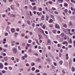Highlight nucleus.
<instances>
[{
	"mask_svg": "<svg viewBox=\"0 0 75 75\" xmlns=\"http://www.w3.org/2000/svg\"><path fill=\"white\" fill-rule=\"evenodd\" d=\"M59 13L57 11H56L54 12V14H58Z\"/></svg>",
	"mask_w": 75,
	"mask_h": 75,
	"instance_id": "obj_41",
	"label": "nucleus"
},
{
	"mask_svg": "<svg viewBox=\"0 0 75 75\" xmlns=\"http://www.w3.org/2000/svg\"><path fill=\"white\" fill-rule=\"evenodd\" d=\"M15 3L16 4V6H17V7H19V5H20V4H19L18 3L17 1H15Z\"/></svg>",
	"mask_w": 75,
	"mask_h": 75,
	"instance_id": "obj_16",
	"label": "nucleus"
},
{
	"mask_svg": "<svg viewBox=\"0 0 75 75\" xmlns=\"http://www.w3.org/2000/svg\"><path fill=\"white\" fill-rule=\"evenodd\" d=\"M33 10H36V9H37V7H36V6H34L33 7Z\"/></svg>",
	"mask_w": 75,
	"mask_h": 75,
	"instance_id": "obj_25",
	"label": "nucleus"
},
{
	"mask_svg": "<svg viewBox=\"0 0 75 75\" xmlns=\"http://www.w3.org/2000/svg\"><path fill=\"white\" fill-rule=\"evenodd\" d=\"M62 25L64 27H65V28H67V24L63 23L62 24Z\"/></svg>",
	"mask_w": 75,
	"mask_h": 75,
	"instance_id": "obj_9",
	"label": "nucleus"
},
{
	"mask_svg": "<svg viewBox=\"0 0 75 75\" xmlns=\"http://www.w3.org/2000/svg\"><path fill=\"white\" fill-rule=\"evenodd\" d=\"M18 50H21V48H20V46H18Z\"/></svg>",
	"mask_w": 75,
	"mask_h": 75,
	"instance_id": "obj_45",
	"label": "nucleus"
},
{
	"mask_svg": "<svg viewBox=\"0 0 75 75\" xmlns=\"http://www.w3.org/2000/svg\"><path fill=\"white\" fill-rule=\"evenodd\" d=\"M11 60H12V61H14V59H15L14 57H11Z\"/></svg>",
	"mask_w": 75,
	"mask_h": 75,
	"instance_id": "obj_48",
	"label": "nucleus"
},
{
	"mask_svg": "<svg viewBox=\"0 0 75 75\" xmlns=\"http://www.w3.org/2000/svg\"><path fill=\"white\" fill-rule=\"evenodd\" d=\"M68 9H65L64 10L65 13H66V14H67V13H68Z\"/></svg>",
	"mask_w": 75,
	"mask_h": 75,
	"instance_id": "obj_18",
	"label": "nucleus"
},
{
	"mask_svg": "<svg viewBox=\"0 0 75 75\" xmlns=\"http://www.w3.org/2000/svg\"><path fill=\"white\" fill-rule=\"evenodd\" d=\"M27 22L28 24H31V22H30V21L29 20L27 21Z\"/></svg>",
	"mask_w": 75,
	"mask_h": 75,
	"instance_id": "obj_31",
	"label": "nucleus"
},
{
	"mask_svg": "<svg viewBox=\"0 0 75 75\" xmlns=\"http://www.w3.org/2000/svg\"><path fill=\"white\" fill-rule=\"evenodd\" d=\"M71 70H72V71H75V68H74V67H72V68H71Z\"/></svg>",
	"mask_w": 75,
	"mask_h": 75,
	"instance_id": "obj_32",
	"label": "nucleus"
},
{
	"mask_svg": "<svg viewBox=\"0 0 75 75\" xmlns=\"http://www.w3.org/2000/svg\"><path fill=\"white\" fill-rule=\"evenodd\" d=\"M21 35L22 37H24V36H25V35L24 33H22Z\"/></svg>",
	"mask_w": 75,
	"mask_h": 75,
	"instance_id": "obj_46",
	"label": "nucleus"
},
{
	"mask_svg": "<svg viewBox=\"0 0 75 75\" xmlns=\"http://www.w3.org/2000/svg\"><path fill=\"white\" fill-rule=\"evenodd\" d=\"M35 68L34 67H32V70L33 71H34L35 70Z\"/></svg>",
	"mask_w": 75,
	"mask_h": 75,
	"instance_id": "obj_24",
	"label": "nucleus"
},
{
	"mask_svg": "<svg viewBox=\"0 0 75 75\" xmlns=\"http://www.w3.org/2000/svg\"><path fill=\"white\" fill-rule=\"evenodd\" d=\"M57 33H58V34H60V33H61V31L59 30H58L57 31Z\"/></svg>",
	"mask_w": 75,
	"mask_h": 75,
	"instance_id": "obj_56",
	"label": "nucleus"
},
{
	"mask_svg": "<svg viewBox=\"0 0 75 75\" xmlns=\"http://www.w3.org/2000/svg\"><path fill=\"white\" fill-rule=\"evenodd\" d=\"M11 16H12V17H16V15H15L13 14L11 15Z\"/></svg>",
	"mask_w": 75,
	"mask_h": 75,
	"instance_id": "obj_49",
	"label": "nucleus"
},
{
	"mask_svg": "<svg viewBox=\"0 0 75 75\" xmlns=\"http://www.w3.org/2000/svg\"><path fill=\"white\" fill-rule=\"evenodd\" d=\"M15 44L16 45H19L20 43L18 42H16Z\"/></svg>",
	"mask_w": 75,
	"mask_h": 75,
	"instance_id": "obj_51",
	"label": "nucleus"
},
{
	"mask_svg": "<svg viewBox=\"0 0 75 75\" xmlns=\"http://www.w3.org/2000/svg\"><path fill=\"white\" fill-rule=\"evenodd\" d=\"M4 67V66H3V64L2 63H0V68L1 69H3Z\"/></svg>",
	"mask_w": 75,
	"mask_h": 75,
	"instance_id": "obj_3",
	"label": "nucleus"
},
{
	"mask_svg": "<svg viewBox=\"0 0 75 75\" xmlns=\"http://www.w3.org/2000/svg\"><path fill=\"white\" fill-rule=\"evenodd\" d=\"M45 25H43L42 26V28L44 29V30H45Z\"/></svg>",
	"mask_w": 75,
	"mask_h": 75,
	"instance_id": "obj_22",
	"label": "nucleus"
},
{
	"mask_svg": "<svg viewBox=\"0 0 75 75\" xmlns=\"http://www.w3.org/2000/svg\"><path fill=\"white\" fill-rule=\"evenodd\" d=\"M23 2L25 4H28V1H27V0H24Z\"/></svg>",
	"mask_w": 75,
	"mask_h": 75,
	"instance_id": "obj_7",
	"label": "nucleus"
},
{
	"mask_svg": "<svg viewBox=\"0 0 75 75\" xmlns=\"http://www.w3.org/2000/svg\"><path fill=\"white\" fill-rule=\"evenodd\" d=\"M24 57H25V58H27V57H28V55H27V54H24Z\"/></svg>",
	"mask_w": 75,
	"mask_h": 75,
	"instance_id": "obj_27",
	"label": "nucleus"
},
{
	"mask_svg": "<svg viewBox=\"0 0 75 75\" xmlns=\"http://www.w3.org/2000/svg\"><path fill=\"white\" fill-rule=\"evenodd\" d=\"M28 52H30V53H31V52H32V50H31V49H30L29 50Z\"/></svg>",
	"mask_w": 75,
	"mask_h": 75,
	"instance_id": "obj_33",
	"label": "nucleus"
},
{
	"mask_svg": "<svg viewBox=\"0 0 75 75\" xmlns=\"http://www.w3.org/2000/svg\"><path fill=\"white\" fill-rule=\"evenodd\" d=\"M19 70H20V72H21V71H23V69L21 68L19 69Z\"/></svg>",
	"mask_w": 75,
	"mask_h": 75,
	"instance_id": "obj_34",
	"label": "nucleus"
},
{
	"mask_svg": "<svg viewBox=\"0 0 75 75\" xmlns=\"http://www.w3.org/2000/svg\"><path fill=\"white\" fill-rule=\"evenodd\" d=\"M70 32L71 30L69 29H67L66 31H65V33H66V34H68V33H70Z\"/></svg>",
	"mask_w": 75,
	"mask_h": 75,
	"instance_id": "obj_1",
	"label": "nucleus"
},
{
	"mask_svg": "<svg viewBox=\"0 0 75 75\" xmlns=\"http://www.w3.org/2000/svg\"><path fill=\"white\" fill-rule=\"evenodd\" d=\"M4 59H5L6 61H7L8 60V58H7V57H4Z\"/></svg>",
	"mask_w": 75,
	"mask_h": 75,
	"instance_id": "obj_21",
	"label": "nucleus"
},
{
	"mask_svg": "<svg viewBox=\"0 0 75 75\" xmlns=\"http://www.w3.org/2000/svg\"><path fill=\"white\" fill-rule=\"evenodd\" d=\"M57 30L55 29H54L52 30V32L54 34H56L57 33Z\"/></svg>",
	"mask_w": 75,
	"mask_h": 75,
	"instance_id": "obj_11",
	"label": "nucleus"
},
{
	"mask_svg": "<svg viewBox=\"0 0 75 75\" xmlns=\"http://www.w3.org/2000/svg\"><path fill=\"white\" fill-rule=\"evenodd\" d=\"M63 44H68V42L67 41H64L63 42Z\"/></svg>",
	"mask_w": 75,
	"mask_h": 75,
	"instance_id": "obj_15",
	"label": "nucleus"
},
{
	"mask_svg": "<svg viewBox=\"0 0 75 75\" xmlns=\"http://www.w3.org/2000/svg\"><path fill=\"white\" fill-rule=\"evenodd\" d=\"M52 26H53L52 24H50L49 25V27H52Z\"/></svg>",
	"mask_w": 75,
	"mask_h": 75,
	"instance_id": "obj_58",
	"label": "nucleus"
},
{
	"mask_svg": "<svg viewBox=\"0 0 75 75\" xmlns=\"http://www.w3.org/2000/svg\"><path fill=\"white\" fill-rule=\"evenodd\" d=\"M54 64L55 66H57V63H56V62H54Z\"/></svg>",
	"mask_w": 75,
	"mask_h": 75,
	"instance_id": "obj_61",
	"label": "nucleus"
},
{
	"mask_svg": "<svg viewBox=\"0 0 75 75\" xmlns=\"http://www.w3.org/2000/svg\"><path fill=\"white\" fill-rule=\"evenodd\" d=\"M61 35L62 37H64V36L65 35H64V33H62L61 34Z\"/></svg>",
	"mask_w": 75,
	"mask_h": 75,
	"instance_id": "obj_36",
	"label": "nucleus"
},
{
	"mask_svg": "<svg viewBox=\"0 0 75 75\" xmlns=\"http://www.w3.org/2000/svg\"><path fill=\"white\" fill-rule=\"evenodd\" d=\"M57 20H58L59 21H60V22L62 23V19H61V18L60 17H58L57 18Z\"/></svg>",
	"mask_w": 75,
	"mask_h": 75,
	"instance_id": "obj_4",
	"label": "nucleus"
},
{
	"mask_svg": "<svg viewBox=\"0 0 75 75\" xmlns=\"http://www.w3.org/2000/svg\"><path fill=\"white\" fill-rule=\"evenodd\" d=\"M55 27L56 28H59V25L57 24H55Z\"/></svg>",
	"mask_w": 75,
	"mask_h": 75,
	"instance_id": "obj_8",
	"label": "nucleus"
},
{
	"mask_svg": "<svg viewBox=\"0 0 75 75\" xmlns=\"http://www.w3.org/2000/svg\"><path fill=\"white\" fill-rule=\"evenodd\" d=\"M62 63H63V62H62V61H60L59 62V64L61 65H62Z\"/></svg>",
	"mask_w": 75,
	"mask_h": 75,
	"instance_id": "obj_37",
	"label": "nucleus"
},
{
	"mask_svg": "<svg viewBox=\"0 0 75 75\" xmlns=\"http://www.w3.org/2000/svg\"><path fill=\"white\" fill-rule=\"evenodd\" d=\"M46 19L47 21H48V19H49V17H48V16L47 15H46Z\"/></svg>",
	"mask_w": 75,
	"mask_h": 75,
	"instance_id": "obj_19",
	"label": "nucleus"
},
{
	"mask_svg": "<svg viewBox=\"0 0 75 75\" xmlns=\"http://www.w3.org/2000/svg\"><path fill=\"white\" fill-rule=\"evenodd\" d=\"M48 49L49 50H51V46H48L47 47Z\"/></svg>",
	"mask_w": 75,
	"mask_h": 75,
	"instance_id": "obj_35",
	"label": "nucleus"
},
{
	"mask_svg": "<svg viewBox=\"0 0 75 75\" xmlns=\"http://www.w3.org/2000/svg\"><path fill=\"white\" fill-rule=\"evenodd\" d=\"M10 27L9 26H7V27H6V30H7V31H8V33H10V31H9V30H10Z\"/></svg>",
	"mask_w": 75,
	"mask_h": 75,
	"instance_id": "obj_10",
	"label": "nucleus"
},
{
	"mask_svg": "<svg viewBox=\"0 0 75 75\" xmlns=\"http://www.w3.org/2000/svg\"><path fill=\"white\" fill-rule=\"evenodd\" d=\"M50 16H51V18H53V19H54V16H53L52 15H51Z\"/></svg>",
	"mask_w": 75,
	"mask_h": 75,
	"instance_id": "obj_59",
	"label": "nucleus"
},
{
	"mask_svg": "<svg viewBox=\"0 0 75 75\" xmlns=\"http://www.w3.org/2000/svg\"><path fill=\"white\" fill-rule=\"evenodd\" d=\"M48 3L49 4H52V2L51 1H49Z\"/></svg>",
	"mask_w": 75,
	"mask_h": 75,
	"instance_id": "obj_50",
	"label": "nucleus"
},
{
	"mask_svg": "<svg viewBox=\"0 0 75 75\" xmlns=\"http://www.w3.org/2000/svg\"><path fill=\"white\" fill-rule=\"evenodd\" d=\"M41 20H44V16H42V18H41Z\"/></svg>",
	"mask_w": 75,
	"mask_h": 75,
	"instance_id": "obj_20",
	"label": "nucleus"
},
{
	"mask_svg": "<svg viewBox=\"0 0 75 75\" xmlns=\"http://www.w3.org/2000/svg\"><path fill=\"white\" fill-rule=\"evenodd\" d=\"M2 72L3 74H4L6 72V71L3 70V71H2Z\"/></svg>",
	"mask_w": 75,
	"mask_h": 75,
	"instance_id": "obj_55",
	"label": "nucleus"
},
{
	"mask_svg": "<svg viewBox=\"0 0 75 75\" xmlns=\"http://www.w3.org/2000/svg\"><path fill=\"white\" fill-rule=\"evenodd\" d=\"M53 42H54L55 44H57L58 43V42L57 41H54Z\"/></svg>",
	"mask_w": 75,
	"mask_h": 75,
	"instance_id": "obj_63",
	"label": "nucleus"
},
{
	"mask_svg": "<svg viewBox=\"0 0 75 75\" xmlns=\"http://www.w3.org/2000/svg\"><path fill=\"white\" fill-rule=\"evenodd\" d=\"M52 10H56V8H54V7H52Z\"/></svg>",
	"mask_w": 75,
	"mask_h": 75,
	"instance_id": "obj_47",
	"label": "nucleus"
},
{
	"mask_svg": "<svg viewBox=\"0 0 75 75\" xmlns=\"http://www.w3.org/2000/svg\"><path fill=\"white\" fill-rule=\"evenodd\" d=\"M28 42H29V43H31V42H32V41L31 40H29Z\"/></svg>",
	"mask_w": 75,
	"mask_h": 75,
	"instance_id": "obj_53",
	"label": "nucleus"
},
{
	"mask_svg": "<svg viewBox=\"0 0 75 75\" xmlns=\"http://www.w3.org/2000/svg\"><path fill=\"white\" fill-rule=\"evenodd\" d=\"M40 72V70L38 69H37L35 71L36 72Z\"/></svg>",
	"mask_w": 75,
	"mask_h": 75,
	"instance_id": "obj_42",
	"label": "nucleus"
},
{
	"mask_svg": "<svg viewBox=\"0 0 75 75\" xmlns=\"http://www.w3.org/2000/svg\"><path fill=\"white\" fill-rule=\"evenodd\" d=\"M12 50L14 54H17V49H16V48H13V49Z\"/></svg>",
	"mask_w": 75,
	"mask_h": 75,
	"instance_id": "obj_2",
	"label": "nucleus"
},
{
	"mask_svg": "<svg viewBox=\"0 0 75 75\" xmlns=\"http://www.w3.org/2000/svg\"><path fill=\"white\" fill-rule=\"evenodd\" d=\"M69 44H72V39H71L69 40Z\"/></svg>",
	"mask_w": 75,
	"mask_h": 75,
	"instance_id": "obj_17",
	"label": "nucleus"
},
{
	"mask_svg": "<svg viewBox=\"0 0 75 75\" xmlns=\"http://www.w3.org/2000/svg\"><path fill=\"white\" fill-rule=\"evenodd\" d=\"M30 45H31L30 44H28L27 45V47H30Z\"/></svg>",
	"mask_w": 75,
	"mask_h": 75,
	"instance_id": "obj_52",
	"label": "nucleus"
},
{
	"mask_svg": "<svg viewBox=\"0 0 75 75\" xmlns=\"http://www.w3.org/2000/svg\"><path fill=\"white\" fill-rule=\"evenodd\" d=\"M52 68L54 69H55V67L53 65H52Z\"/></svg>",
	"mask_w": 75,
	"mask_h": 75,
	"instance_id": "obj_30",
	"label": "nucleus"
},
{
	"mask_svg": "<svg viewBox=\"0 0 75 75\" xmlns=\"http://www.w3.org/2000/svg\"><path fill=\"white\" fill-rule=\"evenodd\" d=\"M51 42V40L50 39H49L47 40V42H48V43H50V42Z\"/></svg>",
	"mask_w": 75,
	"mask_h": 75,
	"instance_id": "obj_44",
	"label": "nucleus"
},
{
	"mask_svg": "<svg viewBox=\"0 0 75 75\" xmlns=\"http://www.w3.org/2000/svg\"><path fill=\"white\" fill-rule=\"evenodd\" d=\"M69 23L70 25H71V26H72V23L71 22H70Z\"/></svg>",
	"mask_w": 75,
	"mask_h": 75,
	"instance_id": "obj_60",
	"label": "nucleus"
},
{
	"mask_svg": "<svg viewBox=\"0 0 75 75\" xmlns=\"http://www.w3.org/2000/svg\"><path fill=\"white\" fill-rule=\"evenodd\" d=\"M3 1L4 3H7V0H3Z\"/></svg>",
	"mask_w": 75,
	"mask_h": 75,
	"instance_id": "obj_54",
	"label": "nucleus"
},
{
	"mask_svg": "<svg viewBox=\"0 0 75 75\" xmlns=\"http://www.w3.org/2000/svg\"><path fill=\"white\" fill-rule=\"evenodd\" d=\"M29 7L30 9H32V8H33V6H32L31 5H29Z\"/></svg>",
	"mask_w": 75,
	"mask_h": 75,
	"instance_id": "obj_40",
	"label": "nucleus"
},
{
	"mask_svg": "<svg viewBox=\"0 0 75 75\" xmlns=\"http://www.w3.org/2000/svg\"><path fill=\"white\" fill-rule=\"evenodd\" d=\"M37 14H38V16H41V15H42V13H39V12H37Z\"/></svg>",
	"mask_w": 75,
	"mask_h": 75,
	"instance_id": "obj_12",
	"label": "nucleus"
},
{
	"mask_svg": "<svg viewBox=\"0 0 75 75\" xmlns=\"http://www.w3.org/2000/svg\"><path fill=\"white\" fill-rule=\"evenodd\" d=\"M6 39L5 38L4 39V40H3V43L4 44H6Z\"/></svg>",
	"mask_w": 75,
	"mask_h": 75,
	"instance_id": "obj_13",
	"label": "nucleus"
},
{
	"mask_svg": "<svg viewBox=\"0 0 75 75\" xmlns=\"http://www.w3.org/2000/svg\"><path fill=\"white\" fill-rule=\"evenodd\" d=\"M68 4L67 3H64V7H67V6H68Z\"/></svg>",
	"mask_w": 75,
	"mask_h": 75,
	"instance_id": "obj_28",
	"label": "nucleus"
},
{
	"mask_svg": "<svg viewBox=\"0 0 75 75\" xmlns=\"http://www.w3.org/2000/svg\"><path fill=\"white\" fill-rule=\"evenodd\" d=\"M22 54H24V51L23 50H22V52H21Z\"/></svg>",
	"mask_w": 75,
	"mask_h": 75,
	"instance_id": "obj_64",
	"label": "nucleus"
},
{
	"mask_svg": "<svg viewBox=\"0 0 75 75\" xmlns=\"http://www.w3.org/2000/svg\"><path fill=\"white\" fill-rule=\"evenodd\" d=\"M52 22H53V20L52 19L50 20L49 21V23H52Z\"/></svg>",
	"mask_w": 75,
	"mask_h": 75,
	"instance_id": "obj_39",
	"label": "nucleus"
},
{
	"mask_svg": "<svg viewBox=\"0 0 75 75\" xmlns=\"http://www.w3.org/2000/svg\"><path fill=\"white\" fill-rule=\"evenodd\" d=\"M31 66H35V64L33 62H32L31 63Z\"/></svg>",
	"mask_w": 75,
	"mask_h": 75,
	"instance_id": "obj_14",
	"label": "nucleus"
},
{
	"mask_svg": "<svg viewBox=\"0 0 75 75\" xmlns=\"http://www.w3.org/2000/svg\"><path fill=\"white\" fill-rule=\"evenodd\" d=\"M64 40H66L67 39V35H64Z\"/></svg>",
	"mask_w": 75,
	"mask_h": 75,
	"instance_id": "obj_38",
	"label": "nucleus"
},
{
	"mask_svg": "<svg viewBox=\"0 0 75 75\" xmlns=\"http://www.w3.org/2000/svg\"><path fill=\"white\" fill-rule=\"evenodd\" d=\"M32 4V6H35V3H33Z\"/></svg>",
	"mask_w": 75,
	"mask_h": 75,
	"instance_id": "obj_62",
	"label": "nucleus"
},
{
	"mask_svg": "<svg viewBox=\"0 0 75 75\" xmlns=\"http://www.w3.org/2000/svg\"><path fill=\"white\" fill-rule=\"evenodd\" d=\"M8 68L9 70H12V69H13V68L11 67H9Z\"/></svg>",
	"mask_w": 75,
	"mask_h": 75,
	"instance_id": "obj_29",
	"label": "nucleus"
},
{
	"mask_svg": "<svg viewBox=\"0 0 75 75\" xmlns=\"http://www.w3.org/2000/svg\"><path fill=\"white\" fill-rule=\"evenodd\" d=\"M42 10V8H40L39 9V11H41Z\"/></svg>",
	"mask_w": 75,
	"mask_h": 75,
	"instance_id": "obj_43",
	"label": "nucleus"
},
{
	"mask_svg": "<svg viewBox=\"0 0 75 75\" xmlns=\"http://www.w3.org/2000/svg\"><path fill=\"white\" fill-rule=\"evenodd\" d=\"M5 36H7V35H8V33H6L5 34Z\"/></svg>",
	"mask_w": 75,
	"mask_h": 75,
	"instance_id": "obj_57",
	"label": "nucleus"
},
{
	"mask_svg": "<svg viewBox=\"0 0 75 75\" xmlns=\"http://www.w3.org/2000/svg\"><path fill=\"white\" fill-rule=\"evenodd\" d=\"M29 14H30V16H33V14H32L31 11H29Z\"/></svg>",
	"mask_w": 75,
	"mask_h": 75,
	"instance_id": "obj_23",
	"label": "nucleus"
},
{
	"mask_svg": "<svg viewBox=\"0 0 75 75\" xmlns=\"http://www.w3.org/2000/svg\"><path fill=\"white\" fill-rule=\"evenodd\" d=\"M14 5H12L11 6V7L12 10H14Z\"/></svg>",
	"mask_w": 75,
	"mask_h": 75,
	"instance_id": "obj_26",
	"label": "nucleus"
},
{
	"mask_svg": "<svg viewBox=\"0 0 75 75\" xmlns=\"http://www.w3.org/2000/svg\"><path fill=\"white\" fill-rule=\"evenodd\" d=\"M46 60L47 61V62L49 64H51V60L50 59H46Z\"/></svg>",
	"mask_w": 75,
	"mask_h": 75,
	"instance_id": "obj_6",
	"label": "nucleus"
},
{
	"mask_svg": "<svg viewBox=\"0 0 75 75\" xmlns=\"http://www.w3.org/2000/svg\"><path fill=\"white\" fill-rule=\"evenodd\" d=\"M11 33H14L15 32V29L14 28H12L11 30Z\"/></svg>",
	"mask_w": 75,
	"mask_h": 75,
	"instance_id": "obj_5",
	"label": "nucleus"
}]
</instances>
